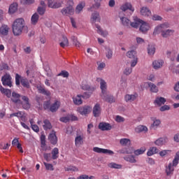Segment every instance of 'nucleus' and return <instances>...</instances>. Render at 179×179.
I'll use <instances>...</instances> for the list:
<instances>
[{
	"instance_id": "8",
	"label": "nucleus",
	"mask_w": 179,
	"mask_h": 179,
	"mask_svg": "<svg viewBox=\"0 0 179 179\" xmlns=\"http://www.w3.org/2000/svg\"><path fill=\"white\" fill-rule=\"evenodd\" d=\"M93 152H95L96 153H103V155H110V156H112V155H114V151L111 150L100 148L99 147L93 148Z\"/></svg>"
},
{
	"instance_id": "44",
	"label": "nucleus",
	"mask_w": 179,
	"mask_h": 179,
	"mask_svg": "<svg viewBox=\"0 0 179 179\" xmlns=\"http://www.w3.org/2000/svg\"><path fill=\"white\" fill-rule=\"evenodd\" d=\"M157 148L156 147L150 148V150L148 151L147 155L148 156H153V155H156V153H157Z\"/></svg>"
},
{
	"instance_id": "14",
	"label": "nucleus",
	"mask_w": 179,
	"mask_h": 179,
	"mask_svg": "<svg viewBox=\"0 0 179 179\" xmlns=\"http://www.w3.org/2000/svg\"><path fill=\"white\" fill-rule=\"evenodd\" d=\"M11 101L15 104H22V101L20 100V94L16 93L15 92H12Z\"/></svg>"
},
{
	"instance_id": "37",
	"label": "nucleus",
	"mask_w": 179,
	"mask_h": 179,
	"mask_svg": "<svg viewBox=\"0 0 179 179\" xmlns=\"http://www.w3.org/2000/svg\"><path fill=\"white\" fill-rule=\"evenodd\" d=\"M173 171H174V166H173V162H172V163H169L166 168V176H170V174H171Z\"/></svg>"
},
{
	"instance_id": "32",
	"label": "nucleus",
	"mask_w": 179,
	"mask_h": 179,
	"mask_svg": "<svg viewBox=\"0 0 179 179\" xmlns=\"http://www.w3.org/2000/svg\"><path fill=\"white\" fill-rule=\"evenodd\" d=\"M148 85L152 93H157V92H159V88L153 83H148Z\"/></svg>"
},
{
	"instance_id": "23",
	"label": "nucleus",
	"mask_w": 179,
	"mask_h": 179,
	"mask_svg": "<svg viewBox=\"0 0 179 179\" xmlns=\"http://www.w3.org/2000/svg\"><path fill=\"white\" fill-rule=\"evenodd\" d=\"M169 142V138L167 137H162L158 138L155 141V145L157 146H163V145H166Z\"/></svg>"
},
{
	"instance_id": "31",
	"label": "nucleus",
	"mask_w": 179,
	"mask_h": 179,
	"mask_svg": "<svg viewBox=\"0 0 179 179\" xmlns=\"http://www.w3.org/2000/svg\"><path fill=\"white\" fill-rule=\"evenodd\" d=\"M52 159L53 160H57V159L59 157V150L58 149V148H53V150H52Z\"/></svg>"
},
{
	"instance_id": "11",
	"label": "nucleus",
	"mask_w": 179,
	"mask_h": 179,
	"mask_svg": "<svg viewBox=\"0 0 179 179\" xmlns=\"http://www.w3.org/2000/svg\"><path fill=\"white\" fill-rule=\"evenodd\" d=\"M74 12L75 10L73 9V8L68 6L63 8L61 10V13L63 15V16H71L73 15Z\"/></svg>"
},
{
	"instance_id": "42",
	"label": "nucleus",
	"mask_w": 179,
	"mask_h": 179,
	"mask_svg": "<svg viewBox=\"0 0 179 179\" xmlns=\"http://www.w3.org/2000/svg\"><path fill=\"white\" fill-rule=\"evenodd\" d=\"M160 124H162L160 120L155 119L151 125V129H157V127H159V125H160Z\"/></svg>"
},
{
	"instance_id": "3",
	"label": "nucleus",
	"mask_w": 179,
	"mask_h": 179,
	"mask_svg": "<svg viewBox=\"0 0 179 179\" xmlns=\"http://www.w3.org/2000/svg\"><path fill=\"white\" fill-rule=\"evenodd\" d=\"M122 13H120L119 17L120 19L121 23L124 27H134V29H138L139 27V24L141 23V19L136 17L134 18V22H131V20L126 17H122L121 15Z\"/></svg>"
},
{
	"instance_id": "62",
	"label": "nucleus",
	"mask_w": 179,
	"mask_h": 179,
	"mask_svg": "<svg viewBox=\"0 0 179 179\" xmlns=\"http://www.w3.org/2000/svg\"><path fill=\"white\" fill-rule=\"evenodd\" d=\"M61 122H69V116L62 117L60 118Z\"/></svg>"
},
{
	"instance_id": "25",
	"label": "nucleus",
	"mask_w": 179,
	"mask_h": 179,
	"mask_svg": "<svg viewBox=\"0 0 179 179\" xmlns=\"http://www.w3.org/2000/svg\"><path fill=\"white\" fill-rule=\"evenodd\" d=\"M164 103H166V99H164V97H162V96H157L154 101V104L155 106H158L159 107H160L161 106H163Z\"/></svg>"
},
{
	"instance_id": "35",
	"label": "nucleus",
	"mask_w": 179,
	"mask_h": 179,
	"mask_svg": "<svg viewBox=\"0 0 179 179\" xmlns=\"http://www.w3.org/2000/svg\"><path fill=\"white\" fill-rule=\"evenodd\" d=\"M123 159L129 163H136V159L134 155H127L124 157Z\"/></svg>"
},
{
	"instance_id": "28",
	"label": "nucleus",
	"mask_w": 179,
	"mask_h": 179,
	"mask_svg": "<svg viewBox=\"0 0 179 179\" xmlns=\"http://www.w3.org/2000/svg\"><path fill=\"white\" fill-rule=\"evenodd\" d=\"M164 62L163 60H155L152 62L154 69H159L163 66Z\"/></svg>"
},
{
	"instance_id": "22",
	"label": "nucleus",
	"mask_w": 179,
	"mask_h": 179,
	"mask_svg": "<svg viewBox=\"0 0 179 179\" xmlns=\"http://www.w3.org/2000/svg\"><path fill=\"white\" fill-rule=\"evenodd\" d=\"M92 113L94 114V117H100V114H101V108L100 107V104H95L93 108Z\"/></svg>"
},
{
	"instance_id": "56",
	"label": "nucleus",
	"mask_w": 179,
	"mask_h": 179,
	"mask_svg": "<svg viewBox=\"0 0 179 179\" xmlns=\"http://www.w3.org/2000/svg\"><path fill=\"white\" fill-rule=\"evenodd\" d=\"M37 12L39 15H43L45 13V8L44 7H38L37 9Z\"/></svg>"
},
{
	"instance_id": "34",
	"label": "nucleus",
	"mask_w": 179,
	"mask_h": 179,
	"mask_svg": "<svg viewBox=\"0 0 179 179\" xmlns=\"http://www.w3.org/2000/svg\"><path fill=\"white\" fill-rule=\"evenodd\" d=\"M148 127L144 125H138L136 128V132H137L138 134H141V132H148Z\"/></svg>"
},
{
	"instance_id": "6",
	"label": "nucleus",
	"mask_w": 179,
	"mask_h": 179,
	"mask_svg": "<svg viewBox=\"0 0 179 179\" xmlns=\"http://www.w3.org/2000/svg\"><path fill=\"white\" fill-rule=\"evenodd\" d=\"M169 27H170V24L167 22L161 24L155 27L153 31V34L155 36L156 34H159V33H161V34H163V33H164L166 30L169 29Z\"/></svg>"
},
{
	"instance_id": "53",
	"label": "nucleus",
	"mask_w": 179,
	"mask_h": 179,
	"mask_svg": "<svg viewBox=\"0 0 179 179\" xmlns=\"http://www.w3.org/2000/svg\"><path fill=\"white\" fill-rule=\"evenodd\" d=\"M57 76H62L63 78H68L69 76V73L66 71H62Z\"/></svg>"
},
{
	"instance_id": "64",
	"label": "nucleus",
	"mask_w": 179,
	"mask_h": 179,
	"mask_svg": "<svg viewBox=\"0 0 179 179\" xmlns=\"http://www.w3.org/2000/svg\"><path fill=\"white\" fill-rule=\"evenodd\" d=\"M170 110V106L164 105L160 108V111H167Z\"/></svg>"
},
{
	"instance_id": "40",
	"label": "nucleus",
	"mask_w": 179,
	"mask_h": 179,
	"mask_svg": "<svg viewBox=\"0 0 179 179\" xmlns=\"http://www.w3.org/2000/svg\"><path fill=\"white\" fill-rule=\"evenodd\" d=\"M16 10H17V3H13L10 6L8 12L9 13L13 14Z\"/></svg>"
},
{
	"instance_id": "15",
	"label": "nucleus",
	"mask_w": 179,
	"mask_h": 179,
	"mask_svg": "<svg viewBox=\"0 0 179 179\" xmlns=\"http://www.w3.org/2000/svg\"><path fill=\"white\" fill-rule=\"evenodd\" d=\"M99 129H101V131H111L113 127L110 123L100 122L99 124Z\"/></svg>"
},
{
	"instance_id": "7",
	"label": "nucleus",
	"mask_w": 179,
	"mask_h": 179,
	"mask_svg": "<svg viewBox=\"0 0 179 179\" xmlns=\"http://www.w3.org/2000/svg\"><path fill=\"white\" fill-rule=\"evenodd\" d=\"M2 85L4 86H8V87H12V77L10 74L6 73L1 78Z\"/></svg>"
},
{
	"instance_id": "61",
	"label": "nucleus",
	"mask_w": 179,
	"mask_h": 179,
	"mask_svg": "<svg viewBox=\"0 0 179 179\" xmlns=\"http://www.w3.org/2000/svg\"><path fill=\"white\" fill-rule=\"evenodd\" d=\"M73 0H67L66 6L69 8H73Z\"/></svg>"
},
{
	"instance_id": "55",
	"label": "nucleus",
	"mask_w": 179,
	"mask_h": 179,
	"mask_svg": "<svg viewBox=\"0 0 179 179\" xmlns=\"http://www.w3.org/2000/svg\"><path fill=\"white\" fill-rule=\"evenodd\" d=\"M51 106V101H46L44 102L43 103V108L45 110H48V108H50V106Z\"/></svg>"
},
{
	"instance_id": "24",
	"label": "nucleus",
	"mask_w": 179,
	"mask_h": 179,
	"mask_svg": "<svg viewBox=\"0 0 179 179\" xmlns=\"http://www.w3.org/2000/svg\"><path fill=\"white\" fill-rule=\"evenodd\" d=\"M59 45L62 48H65V47H68L69 45V42L68 41V38L65 36H62V37L59 40Z\"/></svg>"
},
{
	"instance_id": "20",
	"label": "nucleus",
	"mask_w": 179,
	"mask_h": 179,
	"mask_svg": "<svg viewBox=\"0 0 179 179\" xmlns=\"http://www.w3.org/2000/svg\"><path fill=\"white\" fill-rule=\"evenodd\" d=\"M138 98V94H126L124 96V101L126 103H132V101H135Z\"/></svg>"
},
{
	"instance_id": "58",
	"label": "nucleus",
	"mask_w": 179,
	"mask_h": 179,
	"mask_svg": "<svg viewBox=\"0 0 179 179\" xmlns=\"http://www.w3.org/2000/svg\"><path fill=\"white\" fill-rule=\"evenodd\" d=\"M131 73H132V68L127 67L124 69V75H127L128 76V75H131Z\"/></svg>"
},
{
	"instance_id": "39",
	"label": "nucleus",
	"mask_w": 179,
	"mask_h": 179,
	"mask_svg": "<svg viewBox=\"0 0 179 179\" xmlns=\"http://www.w3.org/2000/svg\"><path fill=\"white\" fill-rule=\"evenodd\" d=\"M43 129H45V131H47V129H51L52 128V125H51V122H50V120H45L43 121Z\"/></svg>"
},
{
	"instance_id": "38",
	"label": "nucleus",
	"mask_w": 179,
	"mask_h": 179,
	"mask_svg": "<svg viewBox=\"0 0 179 179\" xmlns=\"http://www.w3.org/2000/svg\"><path fill=\"white\" fill-rule=\"evenodd\" d=\"M38 90L39 93H41V94H44L45 96H50L51 94V92H50L49 90H45L41 86L38 87Z\"/></svg>"
},
{
	"instance_id": "52",
	"label": "nucleus",
	"mask_w": 179,
	"mask_h": 179,
	"mask_svg": "<svg viewBox=\"0 0 179 179\" xmlns=\"http://www.w3.org/2000/svg\"><path fill=\"white\" fill-rule=\"evenodd\" d=\"M43 164H44L46 170H49L50 171H54V166H52V164L43 162Z\"/></svg>"
},
{
	"instance_id": "17",
	"label": "nucleus",
	"mask_w": 179,
	"mask_h": 179,
	"mask_svg": "<svg viewBox=\"0 0 179 179\" xmlns=\"http://www.w3.org/2000/svg\"><path fill=\"white\" fill-rule=\"evenodd\" d=\"M55 134V131H52L48 136V139L52 145H55L56 143H58V137H57V134Z\"/></svg>"
},
{
	"instance_id": "19",
	"label": "nucleus",
	"mask_w": 179,
	"mask_h": 179,
	"mask_svg": "<svg viewBox=\"0 0 179 179\" xmlns=\"http://www.w3.org/2000/svg\"><path fill=\"white\" fill-rule=\"evenodd\" d=\"M22 99L24 101L23 103L21 102L22 108H24V110H29V108H30V102L29 97L26 96H22Z\"/></svg>"
},
{
	"instance_id": "10",
	"label": "nucleus",
	"mask_w": 179,
	"mask_h": 179,
	"mask_svg": "<svg viewBox=\"0 0 179 179\" xmlns=\"http://www.w3.org/2000/svg\"><path fill=\"white\" fill-rule=\"evenodd\" d=\"M85 142V136L83 134H77L75 138V145L77 148H79V146H81V145H83Z\"/></svg>"
},
{
	"instance_id": "60",
	"label": "nucleus",
	"mask_w": 179,
	"mask_h": 179,
	"mask_svg": "<svg viewBox=\"0 0 179 179\" xmlns=\"http://www.w3.org/2000/svg\"><path fill=\"white\" fill-rule=\"evenodd\" d=\"M8 68L9 66L5 63L0 64V71H4V69H8Z\"/></svg>"
},
{
	"instance_id": "51",
	"label": "nucleus",
	"mask_w": 179,
	"mask_h": 179,
	"mask_svg": "<svg viewBox=\"0 0 179 179\" xmlns=\"http://www.w3.org/2000/svg\"><path fill=\"white\" fill-rule=\"evenodd\" d=\"M65 171H79V169L74 166H69L67 168H65Z\"/></svg>"
},
{
	"instance_id": "46",
	"label": "nucleus",
	"mask_w": 179,
	"mask_h": 179,
	"mask_svg": "<svg viewBox=\"0 0 179 179\" xmlns=\"http://www.w3.org/2000/svg\"><path fill=\"white\" fill-rule=\"evenodd\" d=\"M62 6V2L61 1H55L53 4H50V8L52 9H58Z\"/></svg>"
},
{
	"instance_id": "54",
	"label": "nucleus",
	"mask_w": 179,
	"mask_h": 179,
	"mask_svg": "<svg viewBox=\"0 0 179 179\" xmlns=\"http://www.w3.org/2000/svg\"><path fill=\"white\" fill-rule=\"evenodd\" d=\"M108 167L110 169H121V165L112 162L108 164Z\"/></svg>"
},
{
	"instance_id": "12",
	"label": "nucleus",
	"mask_w": 179,
	"mask_h": 179,
	"mask_svg": "<svg viewBox=\"0 0 179 179\" xmlns=\"http://www.w3.org/2000/svg\"><path fill=\"white\" fill-rule=\"evenodd\" d=\"M96 80L97 82H100L101 94H106V93H107V83L100 78H98Z\"/></svg>"
},
{
	"instance_id": "30",
	"label": "nucleus",
	"mask_w": 179,
	"mask_h": 179,
	"mask_svg": "<svg viewBox=\"0 0 179 179\" xmlns=\"http://www.w3.org/2000/svg\"><path fill=\"white\" fill-rule=\"evenodd\" d=\"M40 18V16L37 13H35L31 17V24H34V26H36L37 23H38V19Z\"/></svg>"
},
{
	"instance_id": "9",
	"label": "nucleus",
	"mask_w": 179,
	"mask_h": 179,
	"mask_svg": "<svg viewBox=\"0 0 179 179\" xmlns=\"http://www.w3.org/2000/svg\"><path fill=\"white\" fill-rule=\"evenodd\" d=\"M77 111L80 113L81 115H87L92 111V107L90 106H84L78 108Z\"/></svg>"
},
{
	"instance_id": "36",
	"label": "nucleus",
	"mask_w": 179,
	"mask_h": 179,
	"mask_svg": "<svg viewBox=\"0 0 179 179\" xmlns=\"http://www.w3.org/2000/svg\"><path fill=\"white\" fill-rule=\"evenodd\" d=\"M173 34H174V30L166 29L164 32L162 34V36L164 38H167V37H170V36H173Z\"/></svg>"
},
{
	"instance_id": "59",
	"label": "nucleus",
	"mask_w": 179,
	"mask_h": 179,
	"mask_svg": "<svg viewBox=\"0 0 179 179\" xmlns=\"http://www.w3.org/2000/svg\"><path fill=\"white\" fill-rule=\"evenodd\" d=\"M125 121V119L120 115H117L115 117V122H124Z\"/></svg>"
},
{
	"instance_id": "41",
	"label": "nucleus",
	"mask_w": 179,
	"mask_h": 179,
	"mask_svg": "<svg viewBox=\"0 0 179 179\" xmlns=\"http://www.w3.org/2000/svg\"><path fill=\"white\" fill-rule=\"evenodd\" d=\"M85 6V2L80 3L76 8V13L79 14L80 12H82Z\"/></svg>"
},
{
	"instance_id": "21",
	"label": "nucleus",
	"mask_w": 179,
	"mask_h": 179,
	"mask_svg": "<svg viewBox=\"0 0 179 179\" xmlns=\"http://www.w3.org/2000/svg\"><path fill=\"white\" fill-rule=\"evenodd\" d=\"M8 33H9V27H8V25L3 24L0 27L1 37H5V36H8Z\"/></svg>"
},
{
	"instance_id": "57",
	"label": "nucleus",
	"mask_w": 179,
	"mask_h": 179,
	"mask_svg": "<svg viewBox=\"0 0 179 179\" xmlns=\"http://www.w3.org/2000/svg\"><path fill=\"white\" fill-rule=\"evenodd\" d=\"M43 157L46 162H51V154L50 153H45L43 154Z\"/></svg>"
},
{
	"instance_id": "2",
	"label": "nucleus",
	"mask_w": 179,
	"mask_h": 179,
	"mask_svg": "<svg viewBox=\"0 0 179 179\" xmlns=\"http://www.w3.org/2000/svg\"><path fill=\"white\" fill-rule=\"evenodd\" d=\"M90 20L91 23L94 24L95 27H96V31L98 34L103 36V37H106V36L108 35L107 31H104L103 29H101V27H100V25L96 24V22H100V14H99L97 11H95L92 14Z\"/></svg>"
},
{
	"instance_id": "33",
	"label": "nucleus",
	"mask_w": 179,
	"mask_h": 179,
	"mask_svg": "<svg viewBox=\"0 0 179 179\" xmlns=\"http://www.w3.org/2000/svg\"><path fill=\"white\" fill-rule=\"evenodd\" d=\"M73 101L76 106H80L83 103L82 101V95H77L76 97L73 98Z\"/></svg>"
},
{
	"instance_id": "48",
	"label": "nucleus",
	"mask_w": 179,
	"mask_h": 179,
	"mask_svg": "<svg viewBox=\"0 0 179 179\" xmlns=\"http://www.w3.org/2000/svg\"><path fill=\"white\" fill-rule=\"evenodd\" d=\"M179 162V151H178L175 155V157L173 160V166H177Z\"/></svg>"
},
{
	"instance_id": "13",
	"label": "nucleus",
	"mask_w": 179,
	"mask_h": 179,
	"mask_svg": "<svg viewBox=\"0 0 179 179\" xmlns=\"http://www.w3.org/2000/svg\"><path fill=\"white\" fill-rule=\"evenodd\" d=\"M101 97L103 99V100L107 101L108 103H115V99H114L113 96L109 95L108 92H106V94H101Z\"/></svg>"
},
{
	"instance_id": "29",
	"label": "nucleus",
	"mask_w": 179,
	"mask_h": 179,
	"mask_svg": "<svg viewBox=\"0 0 179 179\" xmlns=\"http://www.w3.org/2000/svg\"><path fill=\"white\" fill-rule=\"evenodd\" d=\"M141 15L142 16H150L152 15V12L148 7H143L141 8Z\"/></svg>"
},
{
	"instance_id": "49",
	"label": "nucleus",
	"mask_w": 179,
	"mask_h": 179,
	"mask_svg": "<svg viewBox=\"0 0 179 179\" xmlns=\"http://www.w3.org/2000/svg\"><path fill=\"white\" fill-rule=\"evenodd\" d=\"M120 143L122 146H127V145H129V143H131V141L128 138H122L120 141Z\"/></svg>"
},
{
	"instance_id": "43",
	"label": "nucleus",
	"mask_w": 179,
	"mask_h": 179,
	"mask_svg": "<svg viewBox=\"0 0 179 179\" xmlns=\"http://www.w3.org/2000/svg\"><path fill=\"white\" fill-rule=\"evenodd\" d=\"M146 152V148L145 147L141 148L140 149L134 150L135 156H139V155H143Z\"/></svg>"
},
{
	"instance_id": "45",
	"label": "nucleus",
	"mask_w": 179,
	"mask_h": 179,
	"mask_svg": "<svg viewBox=\"0 0 179 179\" xmlns=\"http://www.w3.org/2000/svg\"><path fill=\"white\" fill-rule=\"evenodd\" d=\"M148 52L149 55H155L156 48L154 45H148Z\"/></svg>"
},
{
	"instance_id": "16",
	"label": "nucleus",
	"mask_w": 179,
	"mask_h": 179,
	"mask_svg": "<svg viewBox=\"0 0 179 179\" xmlns=\"http://www.w3.org/2000/svg\"><path fill=\"white\" fill-rule=\"evenodd\" d=\"M120 10H122V12H125L127 10H131L132 13L135 12V8L132 7V4H131V3H124L120 6Z\"/></svg>"
},
{
	"instance_id": "63",
	"label": "nucleus",
	"mask_w": 179,
	"mask_h": 179,
	"mask_svg": "<svg viewBox=\"0 0 179 179\" xmlns=\"http://www.w3.org/2000/svg\"><path fill=\"white\" fill-rule=\"evenodd\" d=\"M31 128L34 131V132H40V128L36 124L31 126Z\"/></svg>"
},
{
	"instance_id": "5",
	"label": "nucleus",
	"mask_w": 179,
	"mask_h": 179,
	"mask_svg": "<svg viewBox=\"0 0 179 179\" xmlns=\"http://www.w3.org/2000/svg\"><path fill=\"white\" fill-rule=\"evenodd\" d=\"M127 57L131 59V67L134 68L136 66V64H138V57L136 56V51L131 50L128 51L127 53Z\"/></svg>"
},
{
	"instance_id": "47",
	"label": "nucleus",
	"mask_w": 179,
	"mask_h": 179,
	"mask_svg": "<svg viewBox=\"0 0 179 179\" xmlns=\"http://www.w3.org/2000/svg\"><path fill=\"white\" fill-rule=\"evenodd\" d=\"M119 153H121L122 155H131L132 154V151H130L128 148H124L119 150Z\"/></svg>"
},
{
	"instance_id": "50",
	"label": "nucleus",
	"mask_w": 179,
	"mask_h": 179,
	"mask_svg": "<svg viewBox=\"0 0 179 179\" xmlns=\"http://www.w3.org/2000/svg\"><path fill=\"white\" fill-rule=\"evenodd\" d=\"M94 5L92 6V7H91L89 10H93L92 9L95 8V9H99V8H100V2H101V0H94Z\"/></svg>"
},
{
	"instance_id": "1",
	"label": "nucleus",
	"mask_w": 179,
	"mask_h": 179,
	"mask_svg": "<svg viewBox=\"0 0 179 179\" xmlns=\"http://www.w3.org/2000/svg\"><path fill=\"white\" fill-rule=\"evenodd\" d=\"M24 29V20L23 18L16 19L12 25V30L14 36H20Z\"/></svg>"
},
{
	"instance_id": "18",
	"label": "nucleus",
	"mask_w": 179,
	"mask_h": 179,
	"mask_svg": "<svg viewBox=\"0 0 179 179\" xmlns=\"http://www.w3.org/2000/svg\"><path fill=\"white\" fill-rule=\"evenodd\" d=\"M138 26H140V31H142V33H146V31L150 29L149 24L143 22L142 20H141V22L138 24Z\"/></svg>"
},
{
	"instance_id": "26",
	"label": "nucleus",
	"mask_w": 179,
	"mask_h": 179,
	"mask_svg": "<svg viewBox=\"0 0 179 179\" xmlns=\"http://www.w3.org/2000/svg\"><path fill=\"white\" fill-rule=\"evenodd\" d=\"M0 92L2 94H5L8 99L12 96V91L9 89H5L2 85H0Z\"/></svg>"
},
{
	"instance_id": "4",
	"label": "nucleus",
	"mask_w": 179,
	"mask_h": 179,
	"mask_svg": "<svg viewBox=\"0 0 179 179\" xmlns=\"http://www.w3.org/2000/svg\"><path fill=\"white\" fill-rule=\"evenodd\" d=\"M20 83L23 87L30 89V83H29V80L24 77H22L20 75L17 73L15 74V85L17 86H20Z\"/></svg>"
},
{
	"instance_id": "27",
	"label": "nucleus",
	"mask_w": 179,
	"mask_h": 179,
	"mask_svg": "<svg viewBox=\"0 0 179 179\" xmlns=\"http://www.w3.org/2000/svg\"><path fill=\"white\" fill-rule=\"evenodd\" d=\"M59 106H61V102L56 101L53 104L50 106V110L52 113H55V111L59 108Z\"/></svg>"
}]
</instances>
